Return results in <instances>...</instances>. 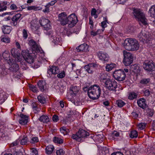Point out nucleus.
Listing matches in <instances>:
<instances>
[{"instance_id":"45","label":"nucleus","mask_w":155,"mask_h":155,"mask_svg":"<svg viewBox=\"0 0 155 155\" xmlns=\"http://www.w3.org/2000/svg\"><path fill=\"white\" fill-rule=\"evenodd\" d=\"M38 141V137H34L31 138L30 142L31 143L33 144L37 143Z\"/></svg>"},{"instance_id":"57","label":"nucleus","mask_w":155,"mask_h":155,"mask_svg":"<svg viewBox=\"0 0 155 155\" xmlns=\"http://www.w3.org/2000/svg\"><path fill=\"white\" fill-rule=\"evenodd\" d=\"M107 22V20L105 18V21H102L101 23V26L102 27V28H104L106 27L107 26L106 22Z\"/></svg>"},{"instance_id":"23","label":"nucleus","mask_w":155,"mask_h":155,"mask_svg":"<svg viewBox=\"0 0 155 155\" xmlns=\"http://www.w3.org/2000/svg\"><path fill=\"white\" fill-rule=\"evenodd\" d=\"M21 15L20 14H17L14 16L12 18V23L14 26L16 25L18 23V21L21 17Z\"/></svg>"},{"instance_id":"60","label":"nucleus","mask_w":155,"mask_h":155,"mask_svg":"<svg viewBox=\"0 0 155 155\" xmlns=\"http://www.w3.org/2000/svg\"><path fill=\"white\" fill-rule=\"evenodd\" d=\"M10 8L12 10H16L17 9V6L14 4H12L11 5Z\"/></svg>"},{"instance_id":"59","label":"nucleus","mask_w":155,"mask_h":155,"mask_svg":"<svg viewBox=\"0 0 155 155\" xmlns=\"http://www.w3.org/2000/svg\"><path fill=\"white\" fill-rule=\"evenodd\" d=\"M52 119L54 121L57 122L58 120V117L56 115H54L53 116Z\"/></svg>"},{"instance_id":"51","label":"nucleus","mask_w":155,"mask_h":155,"mask_svg":"<svg viewBox=\"0 0 155 155\" xmlns=\"http://www.w3.org/2000/svg\"><path fill=\"white\" fill-rule=\"evenodd\" d=\"M70 116L68 114V117H66L65 118H64L63 119V121L65 124H67L70 122V120L69 118L70 117Z\"/></svg>"},{"instance_id":"55","label":"nucleus","mask_w":155,"mask_h":155,"mask_svg":"<svg viewBox=\"0 0 155 155\" xmlns=\"http://www.w3.org/2000/svg\"><path fill=\"white\" fill-rule=\"evenodd\" d=\"M147 112L148 115L150 116H152L153 114V110L150 109H147Z\"/></svg>"},{"instance_id":"32","label":"nucleus","mask_w":155,"mask_h":155,"mask_svg":"<svg viewBox=\"0 0 155 155\" xmlns=\"http://www.w3.org/2000/svg\"><path fill=\"white\" fill-rule=\"evenodd\" d=\"M119 132L114 130L113 132L110 134L109 136L110 139L114 140L116 139V137H119Z\"/></svg>"},{"instance_id":"27","label":"nucleus","mask_w":155,"mask_h":155,"mask_svg":"<svg viewBox=\"0 0 155 155\" xmlns=\"http://www.w3.org/2000/svg\"><path fill=\"white\" fill-rule=\"evenodd\" d=\"M38 86L41 91H43L46 88V83L44 81H39L38 83Z\"/></svg>"},{"instance_id":"7","label":"nucleus","mask_w":155,"mask_h":155,"mask_svg":"<svg viewBox=\"0 0 155 155\" xmlns=\"http://www.w3.org/2000/svg\"><path fill=\"white\" fill-rule=\"evenodd\" d=\"M143 66L144 70L147 71L151 72L155 70V64L152 60L145 61Z\"/></svg>"},{"instance_id":"2","label":"nucleus","mask_w":155,"mask_h":155,"mask_svg":"<svg viewBox=\"0 0 155 155\" xmlns=\"http://www.w3.org/2000/svg\"><path fill=\"white\" fill-rule=\"evenodd\" d=\"M124 45L125 49L128 51L137 50L139 48L138 41L135 39H127L124 41Z\"/></svg>"},{"instance_id":"50","label":"nucleus","mask_w":155,"mask_h":155,"mask_svg":"<svg viewBox=\"0 0 155 155\" xmlns=\"http://www.w3.org/2000/svg\"><path fill=\"white\" fill-rule=\"evenodd\" d=\"M1 41L3 42L8 43L10 42V40L9 38L5 37L2 38Z\"/></svg>"},{"instance_id":"38","label":"nucleus","mask_w":155,"mask_h":155,"mask_svg":"<svg viewBox=\"0 0 155 155\" xmlns=\"http://www.w3.org/2000/svg\"><path fill=\"white\" fill-rule=\"evenodd\" d=\"M60 131L61 133H63L64 135L67 134L70 131L68 129H67L65 127H63L60 128Z\"/></svg>"},{"instance_id":"33","label":"nucleus","mask_w":155,"mask_h":155,"mask_svg":"<svg viewBox=\"0 0 155 155\" xmlns=\"http://www.w3.org/2000/svg\"><path fill=\"white\" fill-rule=\"evenodd\" d=\"M2 30L4 34H9L11 31L12 28L9 26H3Z\"/></svg>"},{"instance_id":"30","label":"nucleus","mask_w":155,"mask_h":155,"mask_svg":"<svg viewBox=\"0 0 155 155\" xmlns=\"http://www.w3.org/2000/svg\"><path fill=\"white\" fill-rule=\"evenodd\" d=\"M2 56L3 58L5 60L9 61V62H8L9 63L11 62V61L10 58L9 53L8 51H5L2 54Z\"/></svg>"},{"instance_id":"64","label":"nucleus","mask_w":155,"mask_h":155,"mask_svg":"<svg viewBox=\"0 0 155 155\" xmlns=\"http://www.w3.org/2000/svg\"><path fill=\"white\" fill-rule=\"evenodd\" d=\"M111 155H123V153L120 152H114Z\"/></svg>"},{"instance_id":"54","label":"nucleus","mask_w":155,"mask_h":155,"mask_svg":"<svg viewBox=\"0 0 155 155\" xmlns=\"http://www.w3.org/2000/svg\"><path fill=\"white\" fill-rule=\"evenodd\" d=\"M65 75V72L64 71H63L61 73L58 74L57 75L58 77L60 78H64Z\"/></svg>"},{"instance_id":"44","label":"nucleus","mask_w":155,"mask_h":155,"mask_svg":"<svg viewBox=\"0 0 155 155\" xmlns=\"http://www.w3.org/2000/svg\"><path fill=\"white\" fill-rule=\"evenodd\" d=\"M27 137H24L20 141V143L21 145H25L27 143L28 140H27Z\"/></svg>"},{"instance_id":"52","label":"nucleus","mask_w":155,"mask_h":155,"mask_svg":"<svg viewBox=\"0 0 155 155\" xmlns=\"http://www.w3.org/2000/svg\"><path fill=\"white\" fill-rule=\"evenodd\" d=\"M56 153L57 155H63L64 152L62 149H60L56 151Z\"/></svg>"},{"instance_id":"5","label":"nucleus","mask_w":155,"mask_h":155,"mask_svg":"<svg viewBox=\"0 0 155 155\" xmlns=\"http://www.w3.org/2000/svg\"><path fill=\"white\" fill-rule=\"evenodd\" d=\"M89 134L83 129H79L78 131L75 134H73L72 138L77 141H80L81 138L89 136Z\"/></svg>"},{"instance_id":"22","label":"nucleus","mask_w":155,"mask_h":155,"mask_svg":"<svg viewBox=\"0 0 155 155\" xmlns=\"http://www.w3.org/2000/svg\"><path fill=\"white\" fill-rule=\"evenodd\" d=\"M7 97L6 93L2 90H0V104L4 102Z\"/></svg>"},{"instance_id":"9","label":"nucleus","mask_w":155,"mask_h":155,"mask_svg":"<svg viewBox=\"0 0 155 155\" xmlns=\"http://www.w3.org/2000/svg\"><path fill=\"white\" fill-rule=\"evenodd\" d=\"M45 33L46 35L48 36L50 38L51 40L54 45H60L61 38H60L59 36L57 37L55 36V34L51 31H46Z\"/></svg>"},{"instance_id":"61","label":"nucleus","mask_w":155,"mask_h":155,"mask_svg":"<svg viewBox=\"0 0 155 155\" xmlns=\"http://www.w3.org/2000/svg\"><path fill=\"white\" fill-rule=\"evenodd\" d=\"M12 153L13 155H21V152L16 151L14 150H13V152H12Z\"/></svg>"},{"instance_id":"56","label":"nucleus","mask_w":155,"mask_h":155,"mask_svg":"<svg viewBox=\"0 0 155 155\" xmlns=\"http://www.w3.org/2000/svg\"><path fill=\"white\" fill-rule=\"evenodd\" d=\"M23 37L24 39H26L28 37L27 32L26 30L24 29L23 31Z\"/></svg>"},{"instance_id":"46","label":"nucleus","mask_w":155,"mask_h":155,"mask_svg":"<svg viewBox=\"0 0 155 155\" xmlns=\"http://www.w3.org/2000/svg\"><path fill=\"white\" fill-rule=\"evenodd\" d=\"M29 88L30 90L34 92H37L38 91V89L35 86L31 85L29 86Z\"/></svg>"},{"instance_id":"21","label":"nucleus","mask_w":155,"mask_h":155,"mask_svg":"<svg viewBox=\"0 0 155 155\" xmlns=\"http://www.w3.org/2000/svg\"><path fill=\"white\" fill-rule=\"evenodd\" d=\"M137 104L139 107L143 109H145L147 107L145 103V100L143 98L139 99L137 101Z\"/></svg>"},{"instance_id":"1","label":"nucleus","mask_w":155,"mask_h":155,"mask_svg":"<svg viewBox=\"0 0 155 155\" xmlns=\"http://www.w3.org/2000/svg\"><path fill=\"white\" fill-rule=\"evenodd\" d=\"M87 91L88 96L89 97L93 100L97 99L100 96L101 93V89L99 86L97 85L91 86L88 87H86L84 88V90Z\"/></svg>"},{"instance_id":"10","label":"nucleus","mask_w":155,"mask_h":155,"mask_svg":"<svg viewBox=\"0 0 155 155\" xmlns=\"http://www.w3.org/2000/svg\"><path fill=\"white\" fill-rule=\"evenodd\" d=\"M79 89L76 86L73 87L71 88V92L70 94L68 95L67 98L69 101H71L75 105H78V103L76 102H75L74 97H75L76 94L78 93Z\"/></svg>"},{"instance_id":"40","label":"nucleus","mask_w":155,"mask_h":155,"mask_svg":"<svg viewBox=\"0 0 155 155\" xmlns=\"http://www.w3.org/2000/svg\"><path fill=\"white\" fill-rule=\"evenodd\" d=\"M138 136V134L135 130L132 131L130 134V137L132 138H136Z\"/></svg>"},{"instance_id":"6","label":"nucleus","mask_w":155,"mask_h":155,"mask_svg":"<svg viewBox=\"0 0 155 155\" xmlns=\"http://www.w3.org/2000/svg\"><path fill=\"white\" fill-rule=\"evenodd\" d=\"M113 76L116 80L122 81L125 79L126 75L123 69H119L114 71L113 73Z\"/></svg>"},{"instance_id":"4","label":"nucleus","mask_w":155,"mask_h":155,"mask_svg":"<svg viewBox=\"0 0 155 155\" xmlns=\"http://www.w3.org/2000/svg\"><path fill=\"white\" fill-rule=\"evenodd\" d=\"M133 13L135 18L138 20L140 23L141 22L144 25L147 24V20L145 18L144 14L140 9H134Z\"/></svg>"},{"instance_id":"58","label":"nucleus","mask_w":155,"mask_h":155,"mask_svg":"<svg viewBox=\"0 0 155 155\" xmlns=\"http://www.w3.org/2000/svg\"><path fill=\"white\" fill-rule=\"evenodd\" d=\"M20 141V140L19 139L16 140L15 141L13 142L11 144V146H14L18 145Z\"/></svg>"},{"instance_id":"16","label":"nucleus","mask_w":155,"mask_h":155,"mask_svg":"<svg viewBox=\"0 0 155 155\" xmlns=\"http://www.w3.org/2000/svg\"><path fill=\"white\" fill-rule=\"evenodd\" d=\"M39 22L41 25L43 26L45 29L46 30L50 28V22L48 19L42 18L40 20H39Z\"/></svg>"},{"instance_id":"53","label":"nucleus","mask_w":155,"mask_h":155,"mask_svg":"<svg viewBox=\"0 0 155 155\" xmlns=\"http://www.w3.org/2000/svg\"><path fill=\"white\" fill-rule=\"evenodd\" d=\"M57 2L56 0H54L51 1V2L48 3L46 5V7H50L51 6L54 5Z\"/></svg>"},{"instance_id":"43","label":"nucleus","mask_w":155,"mask_h":155,"mask_svg":"<svg viewBox=\"0 0 155 155\" xmlns=\"http://www.w3.org/2000/svg\"><path fill=\"white\" fill-rule=\"evenodd\" d=\"M84 69L88 73H91L93 72L92 68L90 67L89 64L85 65L84 67Z\"/></svg>"},{"instance_id":"13","label":"nucleus","mask_w":155,"mask_h":155,"mask_svg":"<svg viewBox=\"0 0 155 155\" xmlns=\"http://www.w3.org/2000/svg\"><path fill=\"white\" fill-rule=\"evenodd\" d=\"M21 55L24 59L29 64H31L34 62L33 57L30 55L27 51L25 50L22 51Z\"/></svg>"},{"instance_id":"36","label":"nucleus","mask_w":155,"mask_h":155,"mask_svg":"<svg viewBox=\"0 0 155 155\" xmlns=\"http://www.w3.org/2000/svg\"><path fill=\"white\" fill-rule=\"evenodd\" d=\"M87 46L84 44H81L76 48L78 52L85 51Z\"/></svg>"},{"instance_id":"35","label":"nucleus","mask_w":155,"mask_h":155,"mask_svg":"<svg viewBox=\"0 0 155 155\" xmlns=\"http://www.w3.org/2000/svg\"><path fill=\"white\" fill-rule=\"evenodd\" d=\"M39 120L44 123H47L49 121L48 117L46 115H42L40 117Z\"/></svg>"},{"instance_id":"47","label":"nucleus","mask_w":155,"mask_h":155,"mask_svg":"<svg viewBox=\"0 0 155 155\" xmlns=\"http://www.w3.org/2000/svg\"><path fill=\"white\" fill-rule=\"evenodd\" d=\"M150 80L149 78L143 79L140 81V83L143 84H147L149 82Z\"/></svg>"},{"instance_id":"26","label":"nucleus","mask_w":155,"mask_h":155,"mask_svg":"<svg viewBox=\"0 0 155 155\" xmlns=\"http://www.w3.org/2000/svg\"><path fill=\"white\" fill-rule=\"evenodd\" d=\"M59 69L57 67L52 66L50 68L48 72L51 73L52 74H55L59 72Z\"/></svg>"},{"instance_id":"15","label":"nucleus","mask_w":155,"mask_h":155,"mask_svg":"<svg viewBox=\"0 0 155 155\" xmlns=\"http://www.w3.org/2000/svg\"><path fill=\"white\" fill-rule=\"evenodd\" d=\"M68 17L66 13L63 12L58 15V20L61 24L64 25L67 24Z\"/></svg>"},{"instance_id":"19","label":"nucleus","mask_w":155,"mask_h":155,"mask_svg":"<svg viewBox=\"0 0 155 155\" xmlns=\"http://www.w3.org/2000/svg\"><path fill=\"white\" fill-rule=\"evenodd\" d=\"M36 22V21L34 23L33 21L31 22V28L32 31L35 32V33L38 34L40 32L39 31V26L37 23H35Z\"/></svg>"},{"instance_id":"48","label":"nucleus","mask_w":155,"mask_h":155,"mask_svg":"<svg viewBox=\"0 0 155 155\" xmlns=\"http://www.w3.org/2000/svg\"><path fill=\"white\" fill-rule=\"evenodd\" d=\"M7 8V6L4 5L2 3H0V12L6 10Z\"/></svg>"},{"instance_id":"20","label":"nucleus","mask_w":155,"mask_h":155,"mask_svg":"<svg viewBox=\"0 0 155 155\" xmlns=\"http://www.w3.org/2000/svg\"><path fill=\"white\" fill-rule=\"evenodd\" d=\"M29 44L33 50L35 51H38L39 50V48L38 44L33 40H30L29 41Z\"/></svg>"},{"instance_id":"42","label":"nucleus","mask_w":155,"mask_h":155,"mask_svg":"<svg viewBox=\"0 0 155 155\" xmlns=\"http://www.w3.org/2000/svg\"><path fill=\"white\" fill-rule=\"evenodd\" d=\"M38 99L39 101L42 104H45V98L42 96H38Z\"/></svg>"},{"instance_id":"3","label":"nucleus","mask_w":155,"mask_h":155,"mask_svg":"<svg viewBox=\"0 0 155 155\" xmlns=\"http://www.w3.org/2000/svg\"><path fill=\"white\" fill-rule=\"evenodd\" d=\"M137 37L140 41L148 43L153 44V39L151 38V35L149 32L145 30H142L137 35Z\"/></svg>"},{"instance_id":"28","label":"nucleus","mask_w":155,"mask_h":155,"mask_svg":"<svg viewBox=\"0 0 155 155\" xmlns=\"http://www.w3.org/2000/svg\"><path fill=\"white\" fill-rule=\"evenodd\" d=\"M54 147L52 145H49L45 148V152L48 154H50L52 153L54 150Z\"/></svg>"},{"instance_id":"18","label":"nucleus","mask_w":155,"mask_h":155,"mask_svg":"<svg viewBox=\"0 0 155 155\" xmlns=\"http://www.w3.org/2000/svg\"><path fill=\"white\" fill-rule=\"evenodd\" d=\"M20 116L21 117V119L19 120V123L22 125L27 124L28 122V117L22 114H21Z\"/></svg>"},{"instance_id":"12","label":"nucleus","mask_w":155,"mask_h":155,"mask_svg":"<svg viewBox=\"0 0 155 155\" xmlns=\"http://www.w3.org/2000/svg\"><path fill=\"white\" fill-rule=\"evenodd\" d=\"M67 24H68L69 27L72 28L78 22L77 16L75 14H72L68 17Z\"/></svg>"},{"instance_id":"17","label":"nucleus","mask_w":155,"mask_h":155,"mask_svg":"<svg viewBox=\"0 0 155 155\" xmlns=\"http://www.w3.org/2000/svg\"><path fill=\"white\" fill-rule=\"evenodd\" d=\"M97 55L99 59L105 62H107L109 59V56L106 52L100 51L97 53Z\"/></svg>"},{"instance_id":"11","label":"nucleus","mask_w":155,"mask_h":155,"mask_svg":"<svg viewBox=\"0 0 155 155\" xmlns=\"http://www.w3.org/2000/svg\"><path fill=\"white\" fill-rule=\"evenodd\" d=\"M105 87L110 91H115L117 87V83L115 81H112L108 79L104 82Z\"/></svg>"},{"instance_id":"39","label":"nucleus","mask_w":155,"mask_h":155,"mask_svg":"<svg viewBox=\"0 0 155 155\" xmlns=\"http://www.w3.org/2000/svg\"><path fill=\"white\" fill-rule=\"evenodd\" d=\"M53 141L55 143L61 144L63 143V140L57 137H55L54 138Z\"/></svg>"},{"instance_id":"62","label":"nucleus","mask_w":155,"mask_h":155,"mask_svg":"<svg viewBox=\"0 0 155 155\" xmlns=\"http://www.w3.org/2000/svg\"><path fill=\"white\" fill-rule=\"evenodd\" d=\"M27 8V9L28 10H35L36 8L35 6H28V7Z\"/></svg>"},{"instance_id":"63","label":"nucleus","mask_w":155,"mask_h":155,"mask_svg":"<svg viewBox=\"0 0 155 155\" xmlns=\"http://www.w3.org/2000/svg\"><path fill=\"white\" fill-rule=\"evenodd\" d=\"M134 28L133 27H130L128 28V31L129 32H132L134 31Z\"/></svg>"},{"instance_id":"14","label":"nucleus","mask_w":155,"mask_h":155,"mask_svg":"<svg viewBox=\"0 0 155 155\" xmlns=\"http://www.w3.org/2000/svg\"><path fill=\"white\" fill-rule=\"evenodd\" d=\"M19 51L17 49L13 48L11 51L12 55L16 59L17 61L21 62L22 60V56L21 55Z\"/></svg>"},{"instance_id":"8","label":"nucleus","mask_w":155,"mask_h":155,"mask_svg":"<svg viewBox=\"0 0 155 155\" xmlns=\"http://www.w3.org/2000/svg\"><path fill=\"white\" fill-rule=\"evenodd\" d=\"M124 55L123 63L126 66L130 65L133 61V56L132 54L129 52L124 51H123Z\"/></svg>"},{"instance_id":"41","label":"nucleus","mask_w":155,"mask_h":155,"mask_svg":"<svg viewBox=\"0 0 155 155\" xmlns=\"http://www.w3.org/2000/svg\"><path fill=\"white\" fill-rule=\"evenodd\" d=\"M116 104L120 107H123L125 104V103L121 100H118L116 101Z\"/></svg>"},{"instance_id":"34","label":"nucleus","mask_w":155,"mask_h":155,"mask_svg":"<svg viewBox=\"0 0 155 155\" xmlns=\"http://www.w3.org/2000/svg\"><path fill=\"white\" fill-rule=\"evenodd\" d=\"M116 66V65L114 63L107 64L106 67V71H109L111 70L114 68H115Z\"/></svg>"},{"instance_id":"37","label":"nucleus","mask_w":155,"mask_h":155,"mask_svg":"<svg viewBox=\"0 0 155 155\" xmlns=\"http://www.w3.org/2000/svg\"><path fill=\"white\" fill-rule=\"evenodd\" d=\"M138 94L134 92H130L129 94L128 98L130 100H133L136 98L138 96Z\"/></svg>"},{"instance_id":"25","label":"nucleus","mask_w":155,"mask_h":155,"mask_svg":"<svg viewBox=\"0 0 155 155\" xmlns=\"http://www.w3.org/2000/svg\"><path fill=\"white\" fill-rule=\"evenodd\" d=\"M130 70L136 73H139L140 71L139 66L136 65H131L130 66Z\"/></svg>"},{"instance_id":"24","label":"nucleus","mask_w":155,"mask_h":155,"mask_svg":"<svg viewBox=\"0 0 155 155\" xmlns=\"http://www.w3.org/2000/svg\"><path fill=\"white\" fill-rule=\"evenodd\" d=\"M8 69L6 68L4 65H0V74L1 76H5L7 74Z\"/></svg>"},{"instance_id":"31","label":"nucleus","mask_w":155,"mask_h":155,"mask_svg":"<svg viewBox=\"0 0 155 155\" xmlns=\"http://www.w3.org/2000/svg\"><path fill=\"white\" fill-rule=\"evenodd\" d=\"M19 69V66L16 63L12 64L11 66L9 68V70L12 72H16Z\"/></svg>"},{"instance_id":"49","label":"nucleus","mask_w":155,"mask_h":155,"mask_svg":"<svg viewBox=\"0 0 155 155\" xmlns=\"http://www.w3.org/2000/svg\"><path fill=\"white\" fill-rule=\"evenodd\" d=\"M146 124L144 123L140 124L138 125V127L140 130H142L145 128Z\"/></svg>"},{"instance_id":"29","label":"nucleus","mask_w":155,"mask_h":155,"mask_svg":"<svg viewBox=\"0 0 155 155\" xmlns=\"http://www.w3.org/2000/svg\"><path fill=\"white\" fill-rule=\"evenodd\" d=\"M148 13L151 17L155 18V5L151 7L149 10Z\"/></svg>"}]
</instances>
